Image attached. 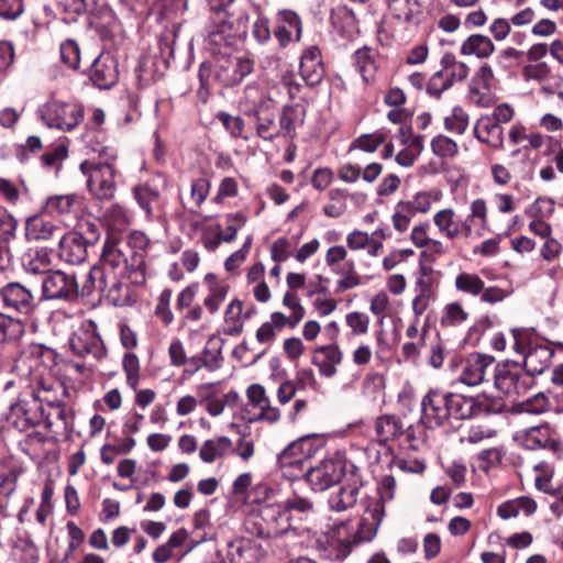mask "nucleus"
Instances as JSON below:
<instances>
[{"label":"nucleus","instance_id":"obj_1","mask_svg":"<svg viewBox=\"0 0 563 563\" xmlns=\"http://www.w3.org/2000/svg\"><path fill=\"white\" fill-rule=\"evenodd\" d=\"M481 411L472 397L430 389L421 399V422L430 429L441 427L451 420L471 419Z\"/></svg>","mask_w":563,"mask_h":563},{"label":"nucleus","instance_id":"obj_2","mask_svg":"<svg viewBox=\"0 0 563 563\" xmlns=\"http://www.w3.org/2000/svg\"><path fill=\"white\" fill-rule=\"evenodd\" d=\"M106 272L128 274V279L134 285L146 282L145 256L142 251H135L126 241L108 236L100 255V264Z\"/></svg>","mask_w":563,"mask_h":563},{"label":"nucleus","instance_id":"obj_3","mask_svg":"<svg viewBox=\"0 0 563 563\" xmlns=\"http://www.w3.org/2000/svg\"><path fill=\"white\" fill-rule=\"evenodd\" d=\"M313 510L311 500L300 496L287 498L284 501L283 509L266 507L261 511V515L251 517L246 525H254L256 529L253 531L256 536L264 539L275 538L284 532V528L273 526L279 518L289 519L292 512L309 514Z\"/></svg>","mask_w":563,"mask_h":563},{"label":"nucleus","instance_id":"obj_4","mask_svg":"<svg viewBox=\"0 0 563 563\" xmlns=\"http://www.w3.org/2000/svg\"><path fill=\"white\" fill-rule=\"evenodd\" d=\"M115 156L106 161L92 158L80 163V172L87 176L89 192L98 200H111L117 192L118 169L114 166Z\"/></svg>","mask_w":563,"mask_h":563},{"label":"nucleus","instance_id":"obj_5","mask_svg":"<svg viewBox=\"0 0 563 563\" xmlns=\"http://www.w3.org/2000/svg\"><path fill=\"white\" fill-rule=\"evenodd\" d=\"M167 179L163 174L152 175L132 187V195L145 219L153 221L164 212Z\"/></svg>","mask_w":563,"mask_h":563},{"label":"nucleus","instance_id":"obj_6","mask_svg":"<svg viewBox=\"0 0 563 563\" xmlns=\"http://www.w3.org/2000/svg\"><path fill=\"white\" fill-rule=\"evenodd\" d=\"M493 376L496 389L514 400L527 395L534 384V378L517 363L496 365L493 371Z\"/></svg>","mask_w":563,"mask_h":563},{"label":"nucleus","instance_id":"obj_7","mask_svg":"<svg viewBox=\"0 0 563 563\" xmlns=\"http://www.w3.org/2000/svg\"><path fill=\"white\" fill-rule=\"evenodd\" d=\"M319 450L317 439L311 435L301 437L289 443L277 456V463L285 474L297 477L305 474V464Z\"/></svg>","mask_w":563,"mask_h":563},{"label":"nucleus","instance_id":"obj_8","mask_svg":"<svg viewBox=\"0 0 563 563\" xmlns=\"http://www.w3.org/2000/svg\"><path fill=\"white\" fill-rule=\"evenodd\" d=\"M40 118L51 129L69 132L84 120V107L78 103L49 101L38 110Z\"/></svg>","mask_w":563,"mask_h":563},{"label":"nucleus","instance_id":"obj_9","mask_svg":"<svg viewBox=\"0 0 563 563\" xmlns=\"http://www.w3.org/2000/svg\"><path fill=\"white\" fill-rule=\"evenodd\" d=\"M515 349L525 355V369L531 376L542 374L549 367L553 357V350L543 343L533 342L529 338H521L520 330H512Z\"/></svg>","mask_w":563,"mask_h":563},{"label":"nucleus","instance_id":"obj_10","mask_svg":"<svg viewBox=\"0 0 563 563\" xmlns=\"http://www.w3.org/2000/svg\"><path fill=\"white\" fill-rule=\"evenodd\" d=\"M347 463L342 457H328L305 472L306 481L314 492H324L340 483L345 475Z\"/></svg>","mask_w":563,"mask_h":563},{"label":"nucleus","instance_id":"obj_11","mask_svg":"<svg viewBox=\"0 0 563 563\" xmlns=\"http://www.w3.org/2000/svg\"><path fill=\"white\" fill-rule=\"evenodd\" d=\"M42 297L45 300L76 301L79 297V286L75 274L51 269L42 278Z\"/></svg>","mask_w":563,"mask_h":563},{"label":"nucleus","instance_id":"obj_12","mask_svg":"<svg viewBox=\"0 0 563 563\" xmlns=\"http://www.w3.org/2000/svg\"><path fill=\"white\" fill-rule=\"evenodd\" d=\"M253 63L245 56H235L224 52L216 57L214 76L223 86L232 87L240 84L251 74Z\"/></svg>","mask_w":563,"mask_h":563},{"label":"nucleus","instance_id":"obj_13","mask_svg":"<svg viewBox=\"0 0 563 563\" xmlns=\"http://www.w3.org/2000/svg\"><path fill=\"white\" fill-rule=\"evenodd\" d=\"M69 346L73 353L79 357L91 355L95 360H101L106 355V347L97 332V325L92 321L82 323L71 334Z\"/></svg>","mask_w":563,"mask_h":563},{"label":"nucleus","instance_id":"obj_14","mask_svg":"<svg viewBox=\"0 0 563 563\" xmlns=\"http://www.w3.org/2000/svg\"><path fill=\"white\" fill-rule=\"evenodd\" d=\"M4 300L8 313L31 316L37 308L38 300L34 287L22 282H10L4 285Z\"/></svg>","mask_w":563,"mask_h":563},{"label":"nucleus","instance_id":"obj_15","mask_svg":"<svg viewBox=\"0 0 563 563\" xmlns=\"http://www.w3.org/2000/svg\"><path fill=\"white\" fill-rule=\"evenodd\" d=\"M234 42L235 33L228 14H216L207 37V46L210 52L216 57L223 55L224 52L231 53V46Z\"/></svg>","mask_w":563,"mask_h":563},{"label":"nucleus","instance_id":"obj_16","mask_svg":"<svg viewBox=\"0 0 563 563\" xmlns=\"http://www.w3.org/2000/svg\"><path fill=\"white\" fill-rule=\"evenodd\" d=\"M96 244V238L84 236L81 232H68L59 240V257L66 263L77 265L86 261L88 247Z\"/></svg>","mask_w":563,"mask_h":563},{"label":"nucleus","instance_id":"obj_17","mask_svg":"<svg viewBox=\"0 0 563 563\" xmlns=\"http://www.w3.org/2000/svg\"><path fill=\"white\" fill-rule=\"evenodd\" d=\"M18 225V220L0 206V261L21 254L23 247L22 239L16 234Z\"/></svg>","mask_w":563,"mask_h":563},{"label":"nucleus","instance_id":"obj_18","mask_svg":"<svg viewBox=\"0 0 563 563\" xmlns=\"http://www.w3.org/2000/svg\"><path fill=\"white\" fill-rule=\"evenodd\" d=\"M493 356L472 353L462 362L459 380L467 386H477L485 380L488 373L494 371Z\"/></svg>","mask_w":563,"mask_h":563},{"label":"nucleus","instance_id":"obj_19","mask_svg":"<svg viewBox=\"0 0 563 563\" xmlns=\"http://www.w3.org/2000/svg\"><path fill=\"white\" fill-rule=\"evenodd\" d=\"M395 488V478L390 475L384 476L378 486L379 498L369 500L366 505L363 522L369 525L374 532H376L383 521L385 515L384 504L394 498Z\"/></svg>","mask_w":563,"mask_h":563},{"label":"nucleus","instance_id":"obj_20","mask_svg":"<svg viewBox=\"0 0 563 563\" xmlns=\"http://www.w3.org/2000/svg\"><path fill=\"white\" fill-rule=\"evenodd\" d=\"M302 34L300 16L292 10H279L275 16L274 36L280 47H286L291 42H299Z\"/></svg>","mask_w":563,"mask_h":563},{"label":"nucleus","instance_id":"obj_21","mask_svg":"<svg viewBox=\"0 0 563 563\" xmlns=\"http://www.w3.org/2000/svg\"><path fill=\"white\" fill-rule=\"evenodd\" d=\"M349 474V482L344 483L336 493L329 497V505L335 511H344L357 501L360 488L363 485L358 467L350 464Z\"/></svg>","mask_w":563,"mask_h":563},{"label":"nucleus","instance_id":"obj_22","mask_svg":"<svg viewBox=\"0 0 563 563\" xmlns=\"http://www.w3.org/2000/svg\"><path fill=\"white\" fill-rule=\"evenodd\" d=\"M89 77L100 89H109L119 80L118 60L110 53H101L92 63Z\"/></svg>","mask_w":563,"mask_h":563},{"label":"nucleus","instance_id":"obj_23","mask_svg":"<svg viewBox=\"0 0 563 563\" xmlns=\"http://www.w3.org/2000/svg\"><path fill=\"white\" fill-rule=\"evenodd\" d=\"M12 415L15 416L19 421L15 423L22 429L26 430L30 427H35L41 422H45L48 429L52 428L53 422L48 417L44 416V409L42 404L35 398L19 400L11 407Z\"/></svg>","mask_w":563,"mask_h":563},{"label":"nucleus","instance_id":"obj_24","mask_svg":"<svg viewBox=\"0 0 563 563\" xmlns=\"http://www.w3.org/2000/svg\"><path fill=\"white\" fill-rule=\"evenodd\" d=\"M518 439L521 445L528 450L549 448L554 453H558L559 459L563 454L561 443L551 438V430L548 424L529 428L518 435Z\"/></svg>","mask_w":563,"mask_h":563},{"label":"nucleus","instance_id":"obj_25","mask_svg":"<svg viewBox=\"0 0 563 563\" xmlns=\"http://www.w3.org/2000/svg\"><path fill=\"white\" fill-rule=\"evenodd\" d=\"M299 70L301 78L308 86L319 85L324 76V66L319 47L310 46L300 57Z\"/></svg>","mask_w":563,"mask_h":563},{"label":"nucleus","instance_id":"obj_26","mask_svg":"<svg viewBox=\"0 0 563 563\" xmlns=\"http://www.w3.org/2000/svg\"><path fill=\"white\" fill-rule=\"evenodd\" d=\"M250 404L260 409L258 419L271 423L279 420L280 411L271 405L265 388L260 384H252L246 390Z\"/></svg>","mask_w":563,"mask_h":563},{"label":"nucleus","instance_id":"obj_27","mask_svg":"<svg viewBox=\"0 0 563 563\" xmlns=\"http://www.w3.org/2000/svg\"><path fill=\"white\" fill-rule=\"evenodd\" d=\"M474 135L479 142L493 148L500 150L504 147V129L488 115L477 120L474 126Z\"/></svg>","mask_w":563,"mask_h":563},{"label":"nucleus","instance_id":"obj_28","mask_svg":"<svg viewBox=\"0 0 563 563\" xmlns=\"http://www.w3.org/2000/svg\"><path fill=\"white\" fill-rule=\"evenodd\" d=\"M394 19L400 23L417 24L422 13L420 0H385Z\"/></svg>","mask_w":563,"mask_h":563},{"label":"nucleus","instance_id":"obj_29","mask_svg":"<svg viewBox=\"0 0 563 563\" xmlns=\"http://www.w3.org/2000/svg\"><path fill=\"white\" fill-rule=\"evenodd\" d=\"M203 283L208 288V295L203 299V306L211 314H213L225 300L229 291V285L219 280L217 276L211 273L205 276Z\"/></svg>","mask_w":563,"mask_h":563},{"label":"nucleus","instance_id":"obj_30","mask_svg":"<svg viewBox=\"0 0 563 563\" xmlns=\"http://www.w3.org/2000/svg\"><path fill=\"white\" fill-rule=\"evenodd\" d=\"M60 233V228L38 216L25 221V238L30 241H48Z\"/></svg>","mask_w":563,"mask_h":563},{"label":"nucleus","instance_id":"obj_31","mask_svg":"<svg viewBox=\"0 0 563 563\" xmlns=\"http://www.w3.org/2000/svg\"><path fill=\"white\" fill-rule=\"evenodd\" d=\"M232 451V441L228 437H217L206 440L200 450L199 456L205 463H213L217 459L224 457Z\"/></svg>","mask_w":563,"mask_h":563},{"label":"nucleus","instance_id":"obj_32","mask_svg":"<svg viewBox=\"0 0 563 563\" xmlns=\"http://www.w3.org/2000/svg\"><path fill=\"white\" fill-rule=\"evenodd\" d=\"M332 25L344 38H352L357 33V21L351 9L338 7L331 13Z\"/></svg>","mask_w":563,"mask_h":563},{"label":"nucleus","instance_id":"obj_33","mask_svg":"<svg viewBox=\"0 0 563 563\" xmlns=\"http://www.w3.org/2000/svg\"><path fill=\"white\" fill-rule=\"evenodd\" d=\"M462 55H475L477 58H488L495 52L493 41L483 34L470 35L461 45Z\"/></svg>","mask_w":563,"mask_h":563},{"label":"nucleus","instance_id":"obj_34","mask_svg":"<svg viewBox=\"0 0 563 563\" xmlns=\"http://www.w3.org/2000/svg\"><path fill=\"white\" fill-rule=\"evenodd\" d=\"M258 548L247 539H238L228 544V556L231 563H255Z\"/></svg>","mask_w":563,"mask_h":563},{"label":"nucleus","instance_id":"obj_35","mask_svg":"<svg viewBox=\"0 0 563 563\" xmlns=\"http://www.w3.org/2000/svg\"><path fill=\"white\" fill-rule=\"evenodd\" d=\"M21 262L23 271L26 274L41 276L43 278L51 272V261L44 251H30L22 255Z\"/></svg>","mask_w":563,"mask_h":563},{"label":"nucleus","instance_id":"obj_36","mask_svg":"<svg viewBox=\"0 0 563 563\" xmlns=\"http://www.w3.org/2000/svg\"><path fill=\"white\" fill-rule=\"evenodd\" d=\"M433 223L439 232L449 240L460 236V220L456 219L455 210L445 208L433 216Z\"/></svg>","mask_w":563,"mask_h":563},{"label":"nucleus","instance_id":"obj_37","mask_svg":"<svg viewBox=\"0 0 563 563\" xmlns=\"http://www.w3.org/2000/svg\"><path fill=\"white\" fill-rule=\"evenodd\" d=\"M106 277L107 272L100 265L91 267L89 273L86 275V279L81 287H79V296L92 297L98 295L102 298V292L106 289Z\"/></svg>","mask_w":563,"mask_h":563},{"label":"nucleus","instance_id":"obj_38","mask_svg":"<svg viewBox=\"0 0 563 563\" xmlns=\"http://www.w3.org/2000/svg\"><path fill=\"white\" fill-rule=\"evenodd\" d=\"M306 110L301 104L286 106L279 118V128L285 136L292 137L296 129L305 121Z\"/></svg>","mask_w":563,"mask_h":563},{"label":"nucleus","instance_id":"obj_39","mask_svg":"<svg viewBox=\"0 0 563 563\" xmlns=\"http://www.w3.org/2000/svg\"><path fill=\"white\" fill-rule=\"evenodd\" d=\"M354 65L366 84L375 80L377 66L369 47L364 46L354 53Z\"/></svg>","mask_w":563,"mask_h":563},{"label":"nucleus","instance_id":"obj_40","mask_svg":"<svg viewBox=\"0 0 563 563\" xmlns=\"http://www.w3.org/2000/svg\"><path fill=\"white\" fill-rule=\"evenodd\" d=\"M376 434L380 442L395 439L404 432V426L399 418L393 415H384L375 422Z\"/></svg>","mask_w":563,"mask_h":563},{"label":"nucleus","instance_id":"obj_41","mask_svg":"<svg viewBox=\"0 0 563 563\" xmlns=\"http://www.w3.org/2000/svg\"><path fill=\"white\" fill-rule=\"evenodd\" d=\"M341 278L336 283V291H345L360 285V276L355 271L354 261H345L341 265L331 268Z\"/></svg>","mask_w":563,"mask_h":563},{"label":"nucleus","instance_id":"obj_42","mask_svg":"<svg viewBox=\"0 0 563 563\" xmlns=\"http://www.w3.org/2000/svg\"><path fill=\"white\" fill-rule=\"evenodd\" d=\"M104 222L115 231L124 230L131 222V216L128 210L119 205H110L102 214Z\"/></svg>","mask_w":563,"mask_h":563},{"label":"nucleus","instance_id":"obj_43","mask_svg":"<svg viewBox=\"0 0 563 563\" xmlns=\"http://www.w3.org/2000/svg\"><path fill=\"white\" fill-rule=\"evenodd\" d=\"M123 278H128V274L107 272L106 289L102 292V298L109 299L114 305H122L125 300V296L122 295V289L124 288Z\"/></svg>","mask_w":563,"mask_h":563},{"label":"nucleus","instance_id":"obj_44","mask_svg":"<svg viewBox=\"0 0 563 563\" xmlns=\"http://www.w3.org/2000/svg\"><path fill=\"white\" fill-rule=\"evenodd\" d=\"M75 195H58L47 198L44 211L51 216L69 214L75 206Z\"/></svg>","mask_w":563,"mask_h":563},{"label":"nucleus","instance_id":"obj_45","mask_svg":"<svg viewBox=\"0 0 563 563\" xmlns=\"http://www.w3.org/2000/svg\"><path fill=\"white\" fill-rule=\"evenodd\" d=\"M454 285L459 291L471 296H479L484 290V280L474 273H460L455 277Z\"/></svg>","mask_w":563,"mask_h":563},{"label":"nucleus","instance_id":"obj_46","mask_svg":"<svg viewBox=\"0 0 563 563\" xmlns=\"http://www.w3.org/2000/svg\"><path fill=\"white\" fill-rule=\"evenodd\" d=\"M23 332L24 325L19 319L9 313L0 312V342L16 340Z\"/></svg>","mask_w":563,"mask_h":563},{"label":"nucleus","instance_id":"obj_47","mask_svg":"<svg viewBox=\"0 0 563 563\" xmlns=\"http://www.w3.org/2000/svg\"><path fill=\"white\" fill-rule=\"evenodd\" d=\"M468 123L470 117L460 106L454 107L451 114L444 118L445 129L457 135H462L467 130Z\"/></svg>","mask_w":563,"mask_h":563},{"label":"nucleus","instance_id":"obj_48","mask_svg":"<svg viewBox=\"0 0 563 563\" xmlns=\"http://www.w3.org/2000/svg\"><path fill=\"white\" fill-rule=\"evenodd\" d=\"M351 553V543L347 540L332 539L320 550L321 558L329 561H342Z\"/></svg>","mask_w":563,"mask_h":563},{"label":"nucleus","instance_id":"obj_49","mask_svg":"<svg viewBox=\"0 0 563 563\" xmlns=\"http://www.w3.org/2000/svg\"><path fill=\"white\" fill-rule=\"evenodd\" d=\"M431 150L440 158H452L459 153V145L451 137L439 134L431 140Z\"/></svg>","mask_w":563,"mask_h":563},{"label":"nucleus","instance_id":"obj_50","mask_svg":"<svg viewBox=\"0 0 563 563\" xmlns=\"http://www.w3.org/2000/svg\"><path fill=\"white\" fill-rule=\"evenodd\" d=\"M385 141L386 134L382 131H375L371 134H362L352 142L350 151L358 148L367 153H374L379 145L385 143Z\"/></svg>","mask_w":563,"mask_h":563},{"label":"nucleus","instance_id":"obj_51","mask_svg":"<svg viewBox=\"0 0 563 563\" xmlns=\"http://www.w3.org/2000/svg\"><path fill=\"white\" fill-rule=\"evenodd\" d=\"M60 62L69 69L76 70L80 64V49L77 42L66 40L59 47Z\"/></svg>","mask_w":563,"mask_h":563},{"label":"nucleus","instance_id":"obj_52","mask_svg":"<svg viewBox=\"0 0 563 563\" xmlns=\"http://www.w3.org/2000/svg\"><path fill=\"white\" fill-rule=\"evenodd\" d=\"M514 292L512 286L508 283L506 286H489L485 287L484 290L481 291V300L488 305H496L504 301Z\"/></svg>","mask_w":563,"mask_h":563},{"label":"nucleus","instance_id":"obj_53","mask_svg":"<svg viewBox=\"0 0 563 563\" xmlns=\"http://www.w3.org/2000/svg\"><path fill=\"white\" fill-rule=\"evenodd\" d=\"M468 318V313L464 310L460 302H451L445 306L443 314L441 317V323L448 327H455Z\"/></svg>","mask_w":563,"mask_h":563},{"label":"nucleus","instance_id":"obj_54","mask_svg":"<svg viewBox=\"0 0 563 563\" xmlns=\"http://www.w3.org/2000/svg\"><path fill=\"white\" fill-rule=\"evenodd\" d=\"M122 367L126 375V384L136 389L140 380V362L134 353H126L122 361Z\"/></svg>","mask_w":563,"mask_h":563},{"label":"nucleus","instance_id":"obj_55","mask_svg":"<svg viewBox=\"0 0 563 563\" xmlns=\"http://www.w3.org/2000/svg\"><path fill=\"white\" fill-rule=\"evenodd\" d=\"M451 87L452 84L450 79H448L442 71L437 70L428 80L426 90L430 97L440 99L442 93Z\"/></svg>","mask_w":563,"mask_h":563},{"label":"nucleus","instance_id":"obj_56","mask_svg":"<svg viewBox=\"0 0 563 563\" xmlns=\"http://www.w3.org/2000/svg\"><path fill=\"white\" fill-rule=\"evenodd\" d=\"M173 291L168 288L164 289L158 298L157 305L155 307V314L165 324H170L174 320V314L169 308L172 300Z\"/></svg>","mask_w":563,"mask_h":563},{"label":"nucleus","instance_id":"obj_57","mask_svg":"<svg viewBox=\"0 0 563 563\" xmlns=\"http://www.w3.org/2000/svg\"><path fill=\"white\" fill-rule=\"evenodd\" d=\"M251 35L261 45L271 41L272 31L269 20L265 15H257L256 20L252 24Z\"/></svg>","mask_w":563,"mask_h":563},{"label":"nucleus","instance_id":"obj_58","mask_svg":"<svg viewBox=\"0 0 563 563\" xmlns=\"http://www.w3.org/2000/svg\"><path fill=\"white\" fill-rule=\"evenodd\" d=\"M526 80L544 81L551 76V68L545 62L526 65L522 69Z\"/></svg>","mask_w":563,"mask_h":563},{"label":"nucleus","instance_id":"obj_59","mask_svg":"<svg viewBox=\"0 0 563 563\" xmlns=\"http://www.w3.org/2000/svg\"><path fill=\"white\" fill-rule=\"evenodd\" d=\"M345 321L354 335H362L368 331L369 318L363 312H350L346 314Z\"/></svg>","mask_w":563,"mask_h":563},{"label":"nucleus","instance_id":"obj_60","mask_svg":"<svg viewBox=\"0 0 563 563\" xmlns=\"http://www.w3.org/2000/svg\"><path fill=\"white\" fill-rule=\"evenodd\" d=\"M24 12L23 0H0V19L15 20Z\"/></svg>","mask_w":563,"mask_h":563},{"label":"nucleus","instance_id":"obj_61","mask_svg":"<svg viewBox=\"0 0 563 563\" xmlns=\"http://www.w3.org/2000/svg\"><path fill=\"white\" fill-rule=\"evenodd\" d=\"M284 307L288 308L292 314L294 322H301L305 317L306 310L301 306L300 300L295 291H286L283 297Z\"/></svg>","mask_w":563,"mask_h":563},{"label":"nucleus","instance_id":"obj_62","mask_svg":"<svg viewBox=\"0 0 563 563\" xmlns=\"http://www.w3.org/2000/svg\"><path fill=\"white\" fill-rule=\"evenodd\" d=\"M554 211V203L549 198H538L530 205L526 213L533 219H541L544 216H550Z\"/></svg>","mask_w":563,"mask_h":563},{"label":"nucleus","instance_id":"obj_63","mask_svg":"<svg viewBox=\"0 0 563 563\" xmlns=\"http://www.w3.org/2000/svg\"><path fill=\"white\" fill-rule=\"evenodd\" d=\"M257 135L266 141H272L279 135L280 128H277L274 120L268 117H258Z\"/></svg>","mask_w":563,"mask_h":563},{"label":"nucleus","instance_id":"obj_64","mask_svg":"<svg viewBox=\"0 0 563 563\" xmlns=\"http://www.w3.org/2000/svg\"><path fill=\"white\" fill-rule=\"evenodd\" d=\"M446 253V247L440 240L430 239L423 251L420 253V258L426 260L427 263H433L437 256H442Z\"/></svg>","mask_w":563,"mask_h":563}]
</instances>
